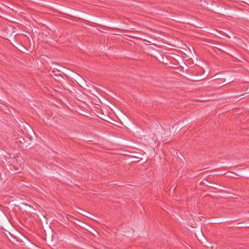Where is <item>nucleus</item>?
I'll list each match as a JSON object with an SVG mask.
<instances>
[{
    "label": "nucleus",
    "mask_w": 249,
    "mask_h": 249,
    "mask_svg": "<svg viewBox=\"0 0 249 249\" xmlns=\"http://www.w3.org/2000/svg\"><path fill=\"white\" fill-rule=\"evenodd\" d=\"M130 153H136V155L137 156L136 157H139L140 158H141V155L140 153H138V152H135V151H129V152Z\"/></svg>",
    "instance_id": "obj_20"
},
{
    "label": "nucleus",
    "mask_w": 249,
    "mask_h": 249,
    "mask_svg": "<svg viewBox=\"0 0 249 249\" xmlns=\"http://www.w3.org/2000/svg\"><path fill=\"white\" fill-rule=\"evenodd\" d=\"M120 155H124V156H128V157H132L134 159L135 162H138L140 161V160L142 159V158H140L139 157H136L135 156H129L126 154L121 153V154H120Z\"/></svg>",
    "instance_id": "obj_13"
},
{
    "label": "nucleus",
    "mask_w": 249,
    "mask_h": 249,
    "mask_svg": "<svg viewBox=\"0 0 249 249\" xmlns=\"http://www.w3.org/2000/svg\"><path fill=\"white\" fill-rule=\"evenodd\" d=\"M247 93H244L243 94H242L241 95L243 96V98H245L247 96Z\"/></svg>",
    "instance_id": "obj_28"
},
{
    "label": "nucleus",
    "mask_w": 249,
    "mask_h": 249,
    "mask_svg": "<svg viewBox=\"0 0 249 249\" xmlns=\"http://www.w3.org/2000/svg\"><path fill=\"white\" fill-rule=\"evenodd\" d=\"M215 222H216V223H221V222L220 221V220H216V221H215Z\"/></svg>",
    "instance_id": "obj_32"
},
{
    "label": "nucleus",
    "mask_w": 249,
    "mask_h": 249,
    "mask_svg": "<svg viewBox=\"0 0 249 249\" xmlns=\"http://www.w3.org/2000/svg\"><path fill=\"white\" fill-rule=\"evenodd\" d=\"M60 69L62 70L61 72L64 75V76L66 77L67 79H68V75H71L72 77V78L74 79L75 77V75L74 74H77V73L69 69H66L63 68H61Z\"/></svg>",
    "instance_id": "obj_7"
},
{
    "label": "nucleus",
    "mask_w": 249,
    "mask_h": 249,
    "mask_svg": "<svg viewBox=\"0 0 249 249\" xmlns=\"http://www.w3.org/2000/svg\"><path fill=\"white\" fill-rule=\"evenodd\" d=\"M60 68H61V67H59V69L56 68L53 69V70L52 71V73L54 75V73H59V72L62 71V70Z\"/></svg>",
    "instance_id": "obj_17"
},
{
    "label": "nucleus",
    "mask_w": 249,
    "mask_h": 249,
    "mask_svg": "<svg viewBox=\"0 0 249 249\" xmlns=\"http://www.w3.org/2000/svg\"><path fill=\"white\" fill-rule=\"evenodd\" d=\"M193 81H201L204 79V78H202L199 77H193Z\"/></svg>",
    "instance_id": "obj_19"
},
{
    "label": "nucleus",
    "mask_w": 249,
    "mask_h": 249,
    "mask_svg": "<svg viewBox=\"0 0 249 249\" xmlns=\"http://www.w3.org/2000/svg\"><path fill=\"white\" fill-rule=\"evenodd\" d=\"M12 224L9 218L0 208V228L4 230H10Z\"/></svg>",
    "instance_id": "obj_1"
},
{
    "label": "nucleus",
    "mask_w": 249,
    "mask_h": 249,
    "mask_svg": "<svg viewBox=\"0 0 249 249\" xmlns=\"http://www.w3.org/2000/svg\"><path fill=\"white\" fill-rule=\"evenodd\" d=\"M235 174L236 175L240 177L249 178V172H238Z\"/></svg>",
    "instance_id": "obj_12"
},
{
    "label": "nucleus",
    "mask_w": 249,
    "mask_h": 249,
    "mask_svg": "<svg viewBox=\"0 0 249 249\" xmlns=\"http://www.w3.org/2000/svg\"><path fill=\"white\" fill-rule=\"evenodd\" d=\"M25 205H26V206H28V207L29 208H30V209H34L33 207V206H31V205H28V204H25Z\"/></svg>",
    "instance_id": "obj_29"
},
{
    "label": "nucleus",
    "mask_w": 249,
    "mask_h": 249,
    "mask_svg": "<svg viewBox=\"0 0 249 249\" xmlns=\"http://www.w3.org/2000/svg\"><path fill=\"white\" fill-rule=\"evenodd\" d=\"M159 58H160V59H163V56H162L161 55H160L159 56Z\"/></svg>",
    "instance_id": "obj_30"
},
{
    "label": "nucleus",
    "mask_w": 249,
    "mask_h": 249,
    "mask_svg": "<svg viewBox=\"0 0 249 249\" xmlns=\"http://www.w3.org/2000/svg\"><path fill=\"white\" fill-rule=\"evenodd\" d=\"M55 80L58 83H60L64 79V76L61 73H54L53 77Z\"/></svg>",
    "instance_id": "obj_9"
},
{
    "label": "nucleus",
    "mask_w": 249,
    "mask_h": 249,
    "mask_svg": "<svg viewBox=\"0 0 249 249\" xmlns=\"http://www.w3.org/2000/svg\"><path fill=\"white\" fill-rule=\"evenodd\" d=\"M131 154H133V155H136V153H131Z\"/></svg>",
    "instance_id": "obj_34"
},
{
    "label": "nucleus",
    "mask_w": 249,
    "mask_h": 249,
    "mask_svg": "<svg viewBox=\"0 0 249 249\" xmlns=\"http://www.w3.org/2000/svg\"><path fill=\"white\" fill-rule=\"evenodd\" d=\"M189 224L190 225V226L192 228L196 227V226H195L196 225V223L194 224L193 223L190 222V223H189Z\"/></svg>",
    "instance_id": "obj_25"
},
{
    "label": "nucleus",
    "mask_w": 249,
    "mask_h": 249,
    "mask_svg": "<svg viewBox=\"0 0 249 249\" xmlns=\"http://www.w3.org/2000/svg\"><path fill=\"white\" fill-rule=\"evenodd\" d=\"M19 134H17V133H14V134L11 136V138L14 140L15 138H18Z\"/></svg>",
    "instance_id": "obj_21"
},
{
    "label": "nucleus",
    "mask_w": 249,
    "mask_h": 249,
    "mask_svg": "<svg viewBox=\"0 0 249 249\" xmlns=\"http://www.w3.org/2000/svg\"><path fill=\"white\" fill-rule=\"evenodd\" d=\"M82 212H83V214L84 215H85L88 217V215L89 214V212H88L85 210H82Z\"/></svg>",
    "instance_id": "obj_24"
},
{
    "label": "nucleus",
    "mask_w": 249,
    "mask_h": 249,
    "mask_svg": "<svg viewBox=\"0 0 249 249\" xmlns=\"http://www.w3.org/2000/svg\"><path fill=\"white\" fill-rule=\"evenodd\" d=\"M196 236L199 241L201 243L206 242V238L204 235L201 230H199L197 231V233H196Z\"/></svg>",
    "instance_id": "obj_8"
},
{
    "label": "nucleus",
    "mask_w": 249,
    "mask_h": 249,
    "mask_svg": "<svg viewBox=\"0 0 249 249\" xmlns=\"http://www.w3.org/2000/svg\"><path fill=\"white\" fill-rule=\"evenodd\" d=\"M230 7L226 4H219L216 13L224 16H230V15L231 14V12L229 10Z\"/></svg>",
    "instance_id": "obj_4"
},
{
    "label": "nucleus",
    "mask_w": 249,
    "mask_h": 249,
    "mask_svg": "<svg viewBox=\"0 0 249 249\" xmlns=\"http://www.w3.org/2000/svg\"><path fill=\"white\" fill-rule=\"evenodd\" d=\"M46 235L47 237L48 240H53V234L52 230L51 228L48 229L47 233H46Z\"/></svg>",
    "instance_id": "obj_11"
},
{
    "label": "nucleus",
    "mask_w": 249,
    "mask_h": 249,
    "mask_svg": "<svg viewBox=\"0 0 249 249\" xmlns=\"http://www.w3.org/2000/svg\"><path fill=\"white\" fill-rule=\"evenodd\" d=\"M218 5L219 4H218L215 1H211L210 7L211 8V10L212 11H213L215 13H216L215 10H217V8L218 7Z\"/></svg>",
    "instance_id": "obj_10"
},
{
    "label": "nucleus",
    "mask_w": 249,
    "mask_h": 249,
    "mask_svg": "<svg viewBox=\"0 0 249 249\" xmlns=\"http://www.w3.org/2000/svg\"><path fill=\"white\" fill-rule=\"evenodd\" d=\"M21 160V158L19 157H17V159H16L15 157H14V159H13V160H16L17 161L18 160Z\"/></svg>",
    "instance_id": "obj_26"
},
{
    "label": "nucleus",
    "mask_w": 249,
    "mask_h": 249,
    "mask_svg": "<svg viewBox=\"0 0 249 249\" xmlns=\"http://www.w3.org/2000/svg\"><path fill=\"white\" fill-rule=\"evenodd\" d=\"M10 235H11V240L13 242H24V241L26 240V238L22 235L21 233L19 232L17 233V236H13V235L11 234L10 233Z\"/></svg>",
    "instance_id": "obj_6"
},
{
    "label": "nucleus",
    "mask_w": 249,
    "mask_h": 249,
    "mask_svg": "<svg viewBox=\"0 0 249 249\" xmlns=\"http://www.w3.org/2000/svg\"><path fill=\"white\" fill-rule=\"evenodd\" d=\"M28 140H25V139L21 136H20L18 138H15L14 140L15 142L18 145L23 144L25 147H31L33 145V143L32 142V137H27Z\"/></svg>",
    "instance_id": "obj_2"
},
{
    "label": "nucleus",
    "mask_w": 249,
    "mask_h": 249,
    "mask_svg": "<svg viewBox=\"0 0 249 249\" xmlns=\"http://www.w3.org/2000/svg\"><path fill=\"white\" fill-rule=\"evenodd\" d=\"M6 154H7L9 155V154H7L4 150L0 149V156H1L2 157H4L5 160L7 161V156Z\"/></svg>",
    "instance_id": "obj_15"
},
{
    "label": "nucleus",
    "mask_w": 249,
    "mask_h": 249,
    "mask_svg": "<svg viewBox=\"0 0 249 249\" xmlns=\"http://www.w3.org/2000/svg\"><path fill=\"white\" fill-rule=\"evenodd\" d=\"M209 182H210V183L214 184V183L213 181H210Z\"/></svg>",
    "instance_id": "obj_33"
},
{
    "label": "nucleus",
    "mask_w": 249,
    "mask_h": 249,
    "mask_svg": "<svg viewBox=\"0 0 249 249\" xmlns=\"http://www.w3.org/2000/svg\"><path fill=\"white\" fill-rule=\"evenodd\" d=\"M207 186L211 187L212 188H216V187H217V184H215V185L208 184V185H207Z\"/></svg>",
    "instance_id": "obj_23"
},
{
    "label": "nucleus",
    "mask_w": 249,
    "mask_h": 249,
    "mask_svg": "<svg viewBox=\"0 0 249 249\" xmlns=\"http://www.w3.org/2000/svg\"><path fill=\"white\" fill-rule=\"evenodd\" d=\"M17 48L18 49V50H19L20 51L22 52H24L25 51H26V48L23 46L22 45L20 44H19L18 45V47H17Z\"/></svg>",
    "instance_id": "obj_16"
},
{
    "label": "nucleus",
    "mask_w": 249,
    "mask_h": 249,
    "mask_svg": "<svg viewBox=\"0 0 249 249\" xmlns=\"http://www.w3.org/2000/svg\"><path fill=\"white\" fill-rule=\"evenodd\" d=\"M27 127H28V128L29 129V131L31 133H33V130L32 129V128L30 127V126H28L27 125Z\"/></svg>",
    "instance_id": "obj_27"
},
{
    "label": "nucleus",
    "mask_w": 249,
    "mask_h": 249,
    "mask_svg": "<svg viewBox=\"0 0 249 249\" xmlns=\"http://www.w3.org/2000/svg\"><path fill=\"white\" fill-rule=\"evenodd\" d=\"M71 13L74 16H80V14L75 12H71Z\"/></svg>",
    "instance_id": "obj_22"
},
{
    "label": "nucleus",
    "mask_w": 249,
    "mask_h": 249,
    "mask_svg": "<svg viewBox=\"0 0 249 249\" xmlns=\"http://www.w3.org/2000/svg\"><path fill=\"white\" fill-rule=\"evenodd\" d=\"M20 134H24V132L23 131H22V130H21L19 132Z\"/></svg>",
    "instance_id": "obj_31"
},
{
    "label": "nucleus",
    "mask_w": 249,
    "mask_h": 249,
    "mask_svg": "<svg viewBox=\"0 0 249 249\" xmlns=\"http://www.w3.org/2000/svg\"><path fill=\"white\" fill-rule=\"evenodd\" d=\"M93 89L92 90L89 89V93L90 94H92L93 96H94L95 97H97V96L95 95V94L97 92V91H96V90H95L94 87H93Z\"/></svg>",
    "instance_id": "obj_18"
},
{
    "label": "nucleus",
    "mask_w": 249,
    "mask_h": 249,
    "mask_svg": "<svg viewBox=\"0 0 249 249\" xmlns=\"http://www.w3.org/2000/svg\"><path fill=\"white\" fill-rule=\"evenodd\" d=\"M213 77V80H222L223 81L222 83H219L221 85V86L225 85H226L228 83H230L231 82H232L233 81L232 78H231L227 75H226L223 72L217 73Z\"/></svg>",
    "instance_id": "obj_3"
},
{
    "label": "nucleus",
    "mask_w": 249,
    "mask_h": 249,
    "mask_svg": "<svg viewBox=\"0 0 249 249\" xmlns=\"http://www.w3.org/2000/svg\"><path fill=\"white\" fill-rule=\"evenodd\" d=\"M8 161L9 162H12V161H11V160H8Z\"/></svg>",
    "instance_id": "obj_35"
},
{
    "label": "nucleus",
    "mask_w": 249,
    "mask_h": 249,
    "mask_svg": "<svg viewBox=\"0 0 249 249\" xmlns=\"http://www.w3.org/2000/svg\"><path fill=\"white\" fill-rule=\"evenodd\" d=\"M75 75L74 80L77 82L78 85L81 88L87 89L89 88L87 81L84 79L80 74H74Z\"/></svg>",
    "instance_id": "obj_5"
},
{
    "label": "nucleus",
    "mask_w": 249,
    "mask_h": 249,
    "mask_svg": "<svg viewBox=\"0 0 249 249\" xmlns=\"http://www.w3.org/2000/svg\"><path fill=\"white\" fill-rule=\"evenodd\" d=\"M237 228H249V224H245L244 222H240L237 223Z\"/></svg>",
    "instance_id": "obj_14"
}]
</instances>
